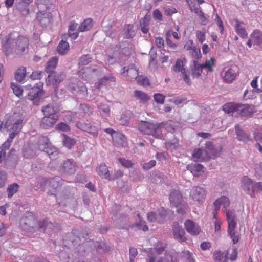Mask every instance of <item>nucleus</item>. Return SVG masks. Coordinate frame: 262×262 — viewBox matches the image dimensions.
<instances>
[{"mask_svg":"<svg viewBox=\"0 0 262 262\" xmlns=\"http://www.w3.org/2000/svg\"><path fill=\"white\" fill-rule=\"evenodd\" d=\"M52 16L50 13L39 12L37 14L36 18L37 21L42 26H46L50 23Z\"/></svg>","mask_w":262,"mask_h":262,"instance_id":"5701e85b","label":"nucleus"},{"mask_svg":"<svg viewBox=\"0 0 262 262\" xmlns=\"http://www.w3.org/2000/svg\"><path fill=\"white\" fill-rule=\"evenodd\" d=\"M185 228L187 232L192 235H197L201 232L200 227L190 220H187L185 221Z\"/></svg>","mask_w":262,"mask_h":262,"instance_id":"f3484780","label":"nucleus"},{"mask_svg":"<svg viewBox=\"0 0 262 262\" xmlns=\"http://www.w3.org/2000/svg\"><path fill=\"white\" fill-rule=\"evenodd\" d=\"M177 11L176 8L171 7H166L164 8V13L165 14L168 16H171L172 14L177 13Z\"/></svg>","mask_w":262,"mask_h":262,"instance_id":"774afa93","label":"nucleus"},{"mask_svg":"<svg viewBox=\"0 0 262 262\" xmlns=\"http://www.w3.org/2000/svg\"><path fill=\"white\" fill-rule=\"evenodd\" d=\"M126 73V75L132 78H135L138 76V71L135 68V66H133L131 68L126 69L125 67H123L122 69V74Z\"/></svg>","mask_w":262,"mask_h":262,"instance_id":"c9c22d12","label":"nucleus"},{"mask_svg":"<svg viewBox=\"0 0 262 262\" xmlns=\"http://www.w3.org/2000/svg\"><path fill=\"white\" fill-rule=\"evenodd\" d=\"M79 108L83 113L88 116H90L93 112V108L86 104H80Z\"/></svg>","mask_w":262,"mask_h":262,"instance_id":"8fccbe9b","label":"nucleus"},{"mask_svg":"<svg viewBox=\"0 0 262 262\" xmlns=\"http://www.w3.org/2000/svg\"><path fill=\"white\" fill-rule=\"evenodd\" d=\"M165 248V244L159 242L156 245L155 249L157 254H160L164 251Z\"/></svg>","mask_w":262,"mask_h":262,"instance_id":"864d4df0","label":"nucleus"},{"mask_svg":"<svg viewBox=\"0 0 262 262\" xmlns=\"http://www.w3.org/2000/svg\"><path fill=\"white\" fill-rule=\"evenodd\" d=\"M97 171L98 175L102 178L111 180L110 171L105 163L101 164L97 168Z\"/></svg>","mask_w":262,"mask_h":262,"instance_id":"393cba45","label":"nucleus"},{"mask_svg":"<svg viewBox=\"0 0 262 262\" xmlns=\"http://www.w3.org/2000/svg\"><path fill=\"white\" fill-rule=\"evenodd\" d=\"M236 23L235 26V30L236 32L243 38H246L248 36V34L246 30L241 24L243 23L239 22L237 20L236 21Z\"/></svg>","mask_w":262,"mask_h":262,"instance_id":"e433bc0d","label":"nucleus"},{"mask_svg":"<svg viewBox=\"0 0 262 262\" xmlns=\"http://www.w3.org/2000/svg\"><path fill=\"white\" fill-rule=\"evenodd\" d=\"M42 86V85L40 86L36 85L30 88L27 95V98L32 101L34 103L36 101H38L40 97L44 94Z\"/></svg>","mask_w":262,"mask_h":262,"instance_id":"f8f14e48","label":"nucleus"},{"mask_svg":"<svg viewBox=\"0 0 262 262\" xmlns=\"http://www.w3.org/2000/svg\"><path fill=\"white\" fill-rule=\"evenodd\" d=\"M38 147L39 150L47 152L50 158L53 156H57L59 153L58 148L53 146L49 139L46 136H41L38 141Z\"/></svg>","mask_w":262,"mask_h":262,"instance_id":"0eeeda50","label":"nucleus"},{"mask_svg":"<svg viewBox=\"0 0 262 262\" xmlns=\"http://www.w3.org/2000/svg\"><path fill=\"white\" fill-rule=\"evenodd\" d=\"M56 129L58 130L68 132L70 130V128L66 123L61 122L58 123L56 127Z\"/></svg>","mask_w":262,"mask_h":262,"instance_id":"13d9d810","label":"nucleus"},{"mask_svg":"<svg viewBox=\"0 0 262 262\" xmlns=\"http://www.w3.org/2000/svg\"><path fill=\"white\" fill-rule=\"evenodd\" d=\"M242 189L251 197L255 198L256 192L262 191V183L255 182L247 176H244L241 179Z\"/></svg>","mask_w":262,"mask_h":262,"instance_id":"39448f33","label":"nucleus"},{"mask_svg":"<svg viewBox=\"0 0 262 262\" xmlns=\"http://www.w3.org/2000/svg\"><path fill=\"white\" fill-rule=\"evenodd\" d=\"M91 57L90 55H84L81 57L79 59V64L80 66H84L89 64L91 61Z\"/></svg>","mask_w":262,"mask_h":262,"instance_id":"603ef678","label":"nucleus"},{"mask_svg":"<svg viewBox=\"0 0 262 262\" xmlns=\"http://www.w3.org/2000/svg\"><path fill=\"white\" fill-rule=\"evenodd\" d=\"M93 25V22L92 19H85L78 27V32L87 31L92 28Z\"/></svg>","mask_w":262,"mask_h":262,"instance_id":"7c9ffc66","label":"nucleus"},{"mask_svg":"<svg viewBox=\"0 0 262 262\" xmlns=\"http://www.w3.org/2000/svg\"><path fill=\"white\" fill-rule=\"evenodd\" d=\"M237 75V68L232 67L225 72L223 79L226 82L231 83L235 79Z\"/></svg>","mask_w":262,"mask_h":262,"instance_id":"b1692460","label":"nucleus"},{"mask_svg":"<svg viewBox=\"0 0 262 262\" xmlns=\"http://www.w3.org/2000/svg\"><path fill=\"white\" fill-rule=\"evenodd\" d=\"M76 169V164L72 159L65 160L61 166V170L67 174H74Z\"/></svg>","mask_w":262,"mask_h":262,"instance_id":"dca6fc26","label":"nucleus"},{"mask_svg":"<svg viewBox=\"0 0 262 262\" xmlns=\"http://www.w3.org/2000/svg\"><path fill=\"white\" fill-rule=\"evenodd\" d=\"M196 36L199 41L201 43H203V42L205 40V32H203L200 30H197L196 31Z\"/></svg>","mask_w":262,"mask_h":262,"instance_id":"052dcab7","label":"nucleus"},{"mask_svg":"<svg viewBox=\"0 0 262 262\" xmlns=\"http://www.w3.org/2000/svg\"><path fill=\"white\" fill-rule=\"evenodd\" d=\"M191 11L198 15L201 20L200 23L202 25L205 26L208 23V18L206 17L204 13L201 10L200 7L191 9Z\"/></svg>","mask_w":262,"mask_h":262,"instance_id":"f704fd0d","label":"nucleus"},{"mask_svg":"<svg viewBox=\"0 0 262 262\" xmlns=\"http://www.w3.org/2000/svg\"><path fill=\"white\" fill-rule=\"evenodd\" d=\"M14 1L15 0H6L5 2L6 6L7 8L11 7L14 4ZM32 2L33 0H21V2L17 4V8L19 10L22 15L27 16L29 14V10L28 5Z\"/></svg>","mask_w":262,"mask_h":262,"instance_id":"6e6552de","label":"nucleus"},{"mask_svg":"<svg viewBox=\"0 0 262 262\" xmlns=\"http://www.w3.org/2000/svg\"><path fill=\"white\" fill-rule=\"evenodd\" d=\"M19 185L16 183L10 185L7 188L8 197L11 198L18 190Z\"/></svg>","mask_w":262,"mask_h":262,"instance_id":"37998d69","label":"nucleus"},{"mask_svg":"<svg viewBox=\"0 0 262 262\" xmlns=\"http://www.w3.org/2000/svg\"><path fill=\"white\" fill-rule=\"evenodd\" d=\"M252 44L258 46L262 45V32L261 31L256 29L251 34L249 39L247 42V45L249 48H251Z\"/></svg>","mask_w":262,"mask_h":262,"instance_id":"ddd939ff","label":"nucleus"},{"mask_svg":"<svg viewBox=\"0 0 262 262\" xmlns=\"http://www.w3.org/2000/svg\"><path fill=\"white\" fill-rule=\"evenodd\" d=\"M185 62V59L183 60L178 59L175 66L173 67V70L176 72H181L182 74L185 73V72L186 71V69L184 68Z\"/></svg>","mask_w":262,"mask_h":262,"instance_id":"2f4dec72","label":"nucleus"},{"mask_svg":"<svg viewBox=\"0 0 262 262\" xmlns=\"http://www.w3.org/2000/svg\"><path fill=\"white\" fill-rule=\"evenodd\" d=\"M154 98L157 103L163 104L164 102L165 96L161 94H154Z\"/></svg>","mask_w":262,"mask_h":262,"instance_id":"680f3d73","label":"nucleus"},{"mask_svg":"<svg viewBox=\"0 0 262 262\" xmlns=\"http://www.w3.org/2000/svg\"><path fill=\"white\" fill-rule=\"evenodd\" d=\"M163 123H154L142 121L139 125V130L144 134L150 135L156 138H160L161 128Z\"/></svg>","mask_w":262,"mask_h":262,"instance_id":"423d86ee","label":"nucleus"},{"mask_svg":"<svg viewBox=\"0 0 262 262\" xmlns=\"http://www.w3.org/2000/svg\"><path fill=\"white\" fill-rule=\"evenodd\" d=\"M136 80L141 85L148 86L150 84L149 79L147 77L142 76H137Z\"/></svg>","mask_w":262,"mask_h":262,"instance_id":"3c124183","label":"nucleus"},{"mask_svg":"<svg viewBox=\"0 0 262 262\" xmlns=\"http://www.w3.org/2000/svg\"><path fill=\"white\" fill-rule=\"evenodd\" d=\"M62 136L63 145L68 149H71L76 143L75 140L64 134H63Z\"/></svg>","mask_w":262,"mask_h":262,"instance_id":"4c0bfd02","label":"nucleus"},{"mask_svg":"<svg viewBox=\"0 0 262 262\" xmlns=\"http://www.w3.org/2000/svg\"><path fill=\"white\" fill-rule=\"evenodd\" d=\"M182 257L186 259L189 262H195L192 257V254L188 251H184L182 252Z\"/></svg>","mask_w":262,"mask_h":262,"instance_id":"bf43d9fd","label":"nucleus"},{"mask_svg":"<svg viewBox=\"0 0 262 262\" xmlns=\"http://www.w3.org/2000/svg\"><path fill=\"white\" fill-rule=\"evenodd\" d=\"M203 153V150L201 149H195L194 150L192 157L194 159L195 161H198L199 160Z\"/></svg>","mask_w":262,"mask_h":262,"instance_id":"69168bd1","label":"nucleus"},{"mask_svg":"<svg viewBox=\"0 0 262 262\" xmlns=\"http://www.w3.org/2000/svg\"><path fill=\"white\" fill-rule=\"evenodd\" d=\"M235 129L238 140L244 142H247L250 140V136L241 129L238 124L235 126Z\"/></svg>","mask_w":262,"mask_h":262,"instance_id":"bb28decb","label":"nucleus"},{"mask_svg":"<svg viewBox=\"0 0 262 262\" xmlns=\"http://www.w3.org/2000/svg\"><path fill=\"white\" fill-rule=\"evenodd\" d=\"M115 80V77L110 74L100 79L96 83V86L97 88H100L102 85H106L107 83L111 82H114Z\"/></svg>","mask_w":262,"mask_h":262,"instance_id":"c85d7f7f","label":"nucleus"},{"mask_svg":"<svg viewBox=\"0 0 262 262\" xmlns=\"http://www.w3.org/2000/svg\"><path fill=\"white\" fill-rule=\"evenodd\" d=\"M91 72L92 69L89 68H83L78 72V75L82 79L86 80Z\"/></svg>","mask_w":262,"mask_h":262,"instance_id":"de8ad7c7","label":"nucleus"},{"mask_svg":"<svg viewBox=\"0 0 262 262\" xmlns=\"http://www.w3.org/2000/svg\"><path fill=\"white\" fill-rule=\"evenodd\" d=\"M69 43L64 40H61L58 46V52L60 55H64L69 50Z\"/></svg>","mask_w":262,"mask_h":262,"instance_id":"a19ab883","label":"nucleus"},{"mask_svg":"<svg viewBox=\"0 0 262 262\" xmlns=\"http://www.w3.org/2000/svg\"><path fill=\"white\" fill-rule=\"evenodd\" d=\"M29 38L26 36H19L15 42L14 52L17 54H21L28 49Z\"/></svg>","mask_w":262,"mask_h":262,"instance_id":"9b49d317","label":"nucleus"},{"mask_svg":"<svg viewBox=\"0 0 262 262\" xmlns=\"http://www.w3.org/2000/svg\"><path fill=\"white\" fill-rule=\"evenodd\" d=\"M11 88L13 90V93L18 97H20L22 96L23 90L19 85L17 83H12Z\"/></svg>","mask_w":262,"mask_h":262,"instance_id":"c03bdc74","label":"nucleus"},{"mask_svg":"<svg viewBox=\"0 0 262 262\" xmlns=\"http://www.w3.org/2000/svg\"><path fill=\"white\" fill-rule=\"evenodd\" d=\"M158 214L160 216V219L158 218V216L156 215L155 212H149L147 214L148 220L150 222L157 221L158 223L163 222V219L167 215V210H165L164 208H161L160 210H159Z\"/></svg>","mask_w":262,"mask_h":262,"instance_id":"aec40b11","label":"nucleus"},{"mask_svg":"<svg viewBox=\"0 0 262 262\" xmlns=\"http://www.w3.org/2000/svg\"><path fill=\"white\" fill-rule=\"evenodd\" d=\"M64 77L65 75L62 72H52L49 74L47 80L50 84L56 87L61 81H63Z\"/></svg>","mask_w":262,"mask_h":262,"instance_id":"4468645a","label":"nucleus"},{"mask_svg":"<svg viewBox=\"0 0 262 262\" xmlns=\"http://www.w3.org/2000/svg\"><path fill=\"white\" fill-rule=\"evenodd\" d=\"M14 138L13 135H9V138L7 139V141L2 145V146L1 147V150H4V151L6 152V150L10 148Z\"/></svg>","mask_w":262,"mask_h":262,"instance_id":"09e8293b","label":"nucleus"},{"mask_svg":"<svg viewBox=\"0 0 262 262\" xmlns=\"http://www.w3.org/2000/svg\"><path fill=\"white\" fill-rule=\"evenodd\" d=\"M26 75V69L25 67H21L17 69L15 74V79L19 82H22Z\"/></svg>","mask_w":262,"mask_h":262,"instance_id":"58836bf2","label":"nucleus"},{"mask_svg":"<svg viewBox=\"0 0 262 262\" xmlns=\"http://www.w3.org/2000/svg\"><path fill=\"white\" fill-rule=\"evenodd\" d=\"M37 224L39 228L45 229L48 224V222L47 219L37 222L32 213H28L27 215L23 217L20 220V225L22 228L27 232H34L36 230Z\"/></svg>","mask_w":262,"mask_h":262,"instance_id":"f03ea898","label":"nucleus"},{"mask_svg":"<svg viewBox=\"0 0 262 262\" xmlns=\"http://www.w3.org/2000/svg\"><path fill=\"white\" fill-rule=\"evenodd\" d=\"M112 140L114 143L123 147L126 144V139L124 135L119 133H116L112 136Z\"/></svg>","mask_w":262,"mask_h":262,"instance_id":"cd10ccee","label":"nucleus"},{"mask_svg":"<svg viewBox=\"0 0 262 262\" xmlns=\"http://www.w3.org/2000/svg\"><path fill=\"white\" fill-rule=\"evenodd\" d=\"M173 236L175 239L180 242H185L186 238L184 236L185 232L182 227L179 225L178 223H174L173 226Z\"/></svg>","mask_w":262,"mask_h":262,"instance_id":"4be33fe9","label":"nucleus"},{"mask_svg":"<svg viewBox=\"0 0 262 262\" xmlns=\"http://www.w3.org/2000/svg\"><path fill=\"white\" fill-rule=\"evenodd\" d=\"M98 108L100 113L103 116H106L108 115L110 111L109 107L105 104H101L99 105Z\"/></svg>","mask_w":262,"mask_h":262,"instance_id":"5fc2aeb1","label":"nucleus"},{"mask_svg":"<svg viewBox=\"0 0 262 262\" xmlns=\"http://www.w3.org/2000/svg\"><path fill=\"white\" fill-rule=\"evenodd\" d=\"M238 103L234 102H229L224 104L223 106V110L227 113H237Z\"/></svg>","mask_w":262,"mask_h":262,"instance_id":"473e14b6","label":"nucleus"},{"mask_svg":"<svg viewBox=\"0 0 262 262\" xmlns=\"http://www.w3.org/2000/svg\"><path fill=\"white\" fill-rule=\"evenodd\" d=\"M187 169L189 170L194 177H200L204 173V167L202 165L197 163H191L187 166Z\"/></svg>","mask_w":262,"mask_h":262,"instance_id":"412c9836","label":"nucleus"},{"mask_svg":"<svg viewBox=\"0 0 262 262\" xmlns=\"http://www.w3.org/2000/svg\"><path fill=\"white\" fill-rule=\"evenodd\" d=\"M182 195L178 190H173L171 192L169 196V200L171 204L176 207L181 203Z\"/></svg>","mask_w":262,"mask_h":262,"instance_id":"a878e982","label":"nucleus"},{"mask_svg":"<svg viewBox=\"0 0 262 262\" xmlns=\"http://www.w3.org/2000/svg\"><path fill=\"white\" fill-rule=\"evenodd\" d=\"M225 212L228 222V234L232 239L233 244H235L238 243L239 236L235 231L237 226L235 211L226 209Z\"/></svg>","mask_w":262,"mask_h":262,"instance_id":"20e7f679","label":"nucleus"},{"mask_svg":"<svg viewBox=\"0 0 262 262\" xmlns=\"http://www.w3.org/2000/svg\"><path fill=\"white\" fill-rule=\"evenodd\" d=\"M4 120L5 128L8 129L9 127L11 126L8 129L11 132L9 135H13L15 138L21 130L23 118L19 115L14 113L13 115H6Z\"/></svg>","mask_w":262,"mask_h":262,"instance_id":"f257e3e1","label":"nucleus"},{"mask_svg":"<svg viewBox=\"0 0 262 262\" xmlns=\"http://www.w3.org/2000/svg\"><path fill=\"white\" fill-rule=\"evenodd\" d=\"M61 178L59 177H55L52 179H50L46 181V183H48L51 187L56 189L60 185Z\"/></svg>","mask_w":262,"mask_h":262,"instance_id":"79ce46f5","label":"nucleus"},{"mask_svg":"<svg viewBox=\"0 0 262 262\" xmlns=\"http://www.w3.org/2000/svg\"><path fill=\"white\" fill-rule=\"evenodd\" d=\"M134 26L133 25H126L125 26V32H124L125 37L126 38H131L134 36Z\"/></svg>","mask_w":262,"mask_h":262,"instance_id":"a18cd8bd","label":"nucleus"},{"mask_svg":"<svg viewBox=\"0 0 262 262\" xmlns=\"http://www.w3.org/2000/svg\"><path fill=\"white\" fill-rule=\"evenodd\" d=\"M172 36L176 39H179V35L177 32H174L170 30L166 32V37L170 38Z\"/></svg>","mask_w":262,"mask_h":262,"instance_id":"338daca9","label":"nucleus"},{"mask_svg":"<svg viewBox=\"0 0 262 262\" xmlns=\"http://www.w3.org/2000/svg\"><path fill=\"white\" fill-rule=\"evenodd\" d=\"M216 64V60L213 58L207 59L204 63L200 64L198 61H193V66L191 68L192 76L193 78H198L202 74L203 69L207 73L212 72Z\"/></svg>","mask_w":262,"mask_h":262,"instance_id":"7ed1b4c3","label":"nucleus"},{"mask_svg":"<svg viewBox=\"0 0 262 262\" xmlns=\"http://www.w3.org/2000/svg\"><path fill=\"white\" fill-rule=\"evenodd\" d=\"M59 119V116H44L40 122V126L45 129H48L53 127Z\"/></svg>","mask_w":262,"mask_h":262,"instance_id":"2eb2a0df","label":"nucleus"},{"mask_svg":"<svg viewBox=\"0 0 262 262\" xmlns=\"http://www.w3.org/2000/svg\"><path fill=\"white\" fill-rule=\"evenodd\" d=\"M230 204L229 199L225 196L220 197L214 202V205L216 210L220 209L221 204L224 205V207H228L230 206Z\"/></svg>","mask_w":262,"mask_h":262,"instance_id":"c756f323","label":"nucleus"},{"mask_svg":"<svg viewBox=\"0 0 262 262\" xmlns=\"http://www.w3.org/2000/svg\"><path fill=\"white\" fill-rule=\"evenodd\" d=\"M41 111L44 116L55 117L59 116V109L53 104H49L42 107Z\"/></svg>","mask_w":262,"mask_h":262,"instance_id":"6ab92c4d","label":"nucleus"},{"mask_svg":"<svg viewBox=\"0 0 262 262\" xmlns=\"http://www.w3.org/2000/svg\"><path fill=\"white\" fill-rule=\"evenodd\" d=\"M134 96L140 100L141 102L144 103L147 102L150 99L149 96L144 92L139 90H136L134 92Z\"/></svg>","mask_w":262,"mask_h":262,"instance_id":"ea45409f","label":"nucleus"},{"mask_svg":"<svg viewBox=\"0 0 262 262\" xmlns=\"http://www.w3.org/2000/svg\"><path fill=\"white\" fill-rule=\"evenodd\" d=\"M145 222L140 220L139 222L136 224L133 225L132 227H136L139 230H142L144 231H146L148 230V226L145 224Z\"/></svg>","mask_w":262,"mask_h":262,"instance_id":"6e6d98bb","label":"nucleus"},{"mask_svg":"<svg viewBox=\"0 0 262 262\" xmlns=\"http://www.w3.org/2000/svg\"><path fill=\"white\" fill-rule=\"evenodd\" d=\"M58 59L56 57L51 58L47 62V65L46 67V71L47 73H52L53 71L56 67L58 63Z\"/></svg>","mask_w":262,"mask_h":262,"instance_id":"72a5a7b5","label":"nucleus"},{"mask_svg":"<svg viewBox=\"0 0 262 262\" xmlns=\"http://www.w3.org/2000/svg\"><path fill=\"white\" fill-rule=\"evenodd\" d=\"M76 126L78 128L84 132H86L94 136H96L98 134L97 128L90 123H83L79 121L77 122Z\"/></svg>","mask_w":262,"mask_h":262,"instance_id":"a211bd4d","label":"nucleus"},{"mask_svg":"<svg viewBox=\"0 0 262 262\" xmlns=\"http://www.w3.org/2000/svg\"><path fill=\"white\" fill-rule=\"evenodd\" d=\"M224 257V254L221 251H216L214 254V258L215 262H221Z\"/></svg>","mask_w":262,"mask_h":262,"instance_id":"0e129e2a","label":"nucleus"},{"mask_svg":"<svg viewBox=\"0 0 262 262\" xmlns=\"http://www.w3.org/2000/svg\"><path fill=\"white\" fill-rule=\"evenodd\" d=\"M256 112L254 105L238 103L237 113L241 117H251Z\"/></svg>","mask_w":262,"mask_h":262,"instance_id":"9d476101","label":"nucleus"},{"mask_svg":"<svg viewBox=\"0 0 262 262\" xmlns=\"http://www.w3.org/2000/svg\"><path fill=\"white\" fill-rule=\"evenodd\" d=\"M118 161L123 167L126 168H130L134 165V164L130 160L125 159V158H120L118 159Z\"/></svg>","mask_w":262,"mask_h":262,"instance_id":"4d7b16f0","label":"nucleus"},{"mask_svg":"<svg viewBox=\"0 0 262 262\" xmlns=\"http://www.w3.org/2000/svg\"><path fill=\"white\" fill-rule=\"evenodd\" d=\"M12 43V39L11 38L10 34L8 36V37L2 42L3 47L5 49L6 54L8 55L9 52V49L11 48V45Z\"/></svg>","mask_w":262,"mask_h":262,"instance_id":"49530a36","label":"nucleus"},{"mask_svg":"<svg viewBox=\"0 0 262 262\" xmlns=\"http://www.w3.org/2000/svg\"><path fill=\"white\" fill-rule=\"evenodd\" d=\"M206 195L205 189L201 187H193L190 190V197L198 203H202L204 201Z\"/></svg>","mask_w":262,"mask_h":262,"instance_id":"1a4fd4ad","label":"nucleus"},{"mask_svg":"<svg viewBox=\"0 0 262 262\" xmlns=\"http://www.w3.org/2000/svg\"><path fill=\"white\" fill-rule=\"evenodd\" d=\"M191 55L196 59H199L201 57L200 49L196 46L192 50Z\"/></svg>","mask_w":262,"mask_h":262,"instance_id":"e2e57ef3","label":"nucleus"}]
</instances>
